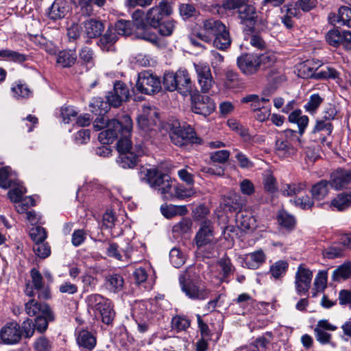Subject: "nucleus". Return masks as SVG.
<instances>
[{
  "instance_id": "nucleus-1",
  "label": "nucleus",
  "mask_w": 351,
  "mask_h": 351,
  "mask_svg": "<svg viewBox=\"0 0 351 351\" xmlns=\"http://www.w3.org/2000/svg\"><path fill=\"white\" fill-rule=\"evenodd\" d=\"M93 128L97 131L106 128L104 131L99 134L98 139L102 144H110L121 135L131 134L132 121L128 115L123 116L121 121L115 119L109 120L102 116L95 120Z\"/></svg>"
},
{
  "instance_id": "nucleus-2",
  "label": "nucleus",
  "mask_w": 351,
  "mask_h": 351,
  "mask_svg": "<svg viewBox=\"0 0 351 351\" xmlns=\"http://www.w3.org/2000/svg\"><path fill=\"white\" fill-rule=\"evenodd\" d=\"M195 36L205 43L213 42V46L220 50L228 49L232 43L228 29L221 21L214 19L204 21Z\"/></svg>"
},
{
  "instance_id": "nucleus-3",
  "label": "nucleus",
  "mask_w": 351,
  "mask_h": 351,
  "mask_svg": "<svg viewBox=\"0 0 351 351\" xmlns=\"http://www.w3.org/2000/svg\"><path fill=\"white\" fill-rule=\"evenodd\" d=\"M138 176L141 180L157 189L165 200L175 198L176 184L172 183L168 176L159 173L156 169L143 167L140 169Z\"/></svg>"
},
{
  "instance_id": "nucleus-4",
  "label": "nucleus",
  "mask_w": 351,
  "mask_h": 351,
  "mask_svg": "<svg viewBox=\"0 0 351 351\" xmlns=\"http://www.w3.org/2000/svg\"><path fill=\"white\" fill-rule=\"evenodd\" d=\"M130 135H121L117 147L119 155L117 159L119 165L123 169L134 168L138 163V158L144 154L141 144L133 145Z\"/></svg>"
},
{
  "instance_id": "nucleus-5",
  "label": "nucleus",
  "mask_w": 351,
  "mask_h": 351,
  "mask_svg": "<svg viewBox=\"0 0 351 351\" xmlns=\"http://www.w3.org/2000/svg\"><path fill=\"white\" fill-rule=\"evenodd\" d=\"M165 88L169 90H178L184 97H193L197 90L191 80L189 72L186 69H180L176 73H165L163 77Z\"/></svg>"
},
{
  "instance_id": "nucleus-6",
  "label": "nucleus",
  "mask_w": 351,
  "mask_h": 351,
  "mask_svg": "<svg viewBox=\"0 0 351 351\" xmlns=\"http://www.w3.org/2000/svg\"><path fill=\"white\" fill-rule=\"evenodd\" d=\"M86 302L88 309L93 311L95 317H100L106 324L112 323L115 313L110 300L99 294H91L86 298Z\"/></svg>"
},
{
  "instance_id": "nucleus-7",
  "label": "nucleus",
  "mask_w": 351,
  "mask_h": 351,
  "mask_svg": "<svg viewBox=\"0 0 351 351\" xmlns=\"http://www.w3.org/2000/svg\"><path fill=\"white\" fill-rule=\"evenodd\" d=\"M179 282L182 291L192 300H204L209 294V291L199 279H191L187 274L181 275Z\"/></svg>"
},
{
  "instance_id": "nucleus-8",
  "label": "nucleus",
  "mask_w": 351,
  "mask_h": 351,
  "mask_svg": "<svg viewBox=\"0 0 351 351\" xmlns=\"http://www.w3.org/2000/svg\"><path fill=\"white\" fill-rule=\"evenodd\" d=\"M171 142L177 146L182 147L189 143H197V138L193 128L188 125L181 126L175 123L169 133Z\"/></svg>"
},
{
  "instance_id": "nucleus-9",
  "label": "nucleus",
  "mask_w": 351,
  "mask_h": 351,
  "mask_svg": "<svg viewBox=\"0 0 351 351\" xmlns=\"http://www.w3.org/2000/svg\"><path fill=\"white\" fill-rule=\"evenodd\" d=\"M136 87L137 90L141 93L154 94L160 90V80L152 73L144 71L138 73Z\"/></svg>"
},
{
  "instance_id": "nucleus-10",
  "label": "nucleus",
  "mask_w": 351,
  "mask_h": 351,
  "mask_svg": "<svg viewBox=\"0 0 351 351\" xmlns=\"http://www.w3.org/2000/svg\"><path fill=\"white\" fill-rule=\"evenodd\" d=\"M171 12L172 8L170 3L166 1H161L147 11L146 21L151 26L157 27L164 17L170 15Z\"/></svg>"
},
{
  "instance_id": "nucleus-11",
  "label": "nucleus",
  "mask_w": 351,
  "mask_h": 351,
  "mask_svg": "<svg viewBox=\"0 0 351 351\" xmlns=\"http://www.w3.org/2000/svg\"><path fill=\"white\" fill-rule=\"evenodd\" d=\"M158 121V112L156 108L149 105L142 106L141 112L138 117L137 123L142 130L148 132L153 130Z\"/></svg>"
},
{
  "instance_id": "nucleus-12",
  "label": "nucleus",
  "mask_w": 351,
  "mask_h": 351,
  "mask_svg": "<svg viewBox=\"0 0 351 351\" xmlns=\"http://www.w3.org/2000/svg\"><path fill=\"white\" fill-rule=\"evenodd\" d=\"M192 101V110L194 113L206 117L210 114L215 109V104L208 96L199 95L198 91L193 93Z\"/></svg>"
},
{
  "instance_id": "nucleus-13",
  "label": "nucleus",
  "mask_w": 351,
  "mask_h": 351,
  "mask_svg": "<svg viewBox=\"0 0 351 351\" xmlns=\"http://www.w3.org/2000/svg\"><path fill=\"white\" fill-rule=\"evenodd\" d=\"M21 337V326L15 321L6 323L0 330V339L4 344H16Z\"/></svg>"
},
{
  "instance_id": "nucleus-14",
  "label": "nucleus",
  "mask_w": 351,
  "mask_h": 351,
  "mask_svg": "<svg viewBox=\"0 0 351 351\" xmlns=\"http://www.w3.org/2000/svg\"><path fill=\"white\" fill-rule=\"evenodd\" d=\"M237 65L241 72L246 75L256 73L261 69L258 62V54L245 53L237 58Z\"/></svg>"
},
{
  "instance_id": "nucleus-15",
  "label": "nucleus",
  "mask_w": 351,
  "mask_h": 351,
  "mask_svg": "<svg viewBox=\"0 0 351 351\" xmlns=\"http://www.w3.org/2000/svg\"><path fill=\"white\" fill-rule=\"evenodd\" d=\"M313 273L308 268L300 265L295 274V287L298 294L306 293L311 286Z\"/></svg>"
},
{
  "instance_id": "nucleus-16",
  "label": "nucleus",
  "mask_w": 351,
  "mask_h": 351,
  "mask_svg": "<svg viewBox=\"0 0 351 351\" xmlns=\"http://www.w3.org/2000/svg\"><path fill=\"white\" fill-rule=\"evenodd\" d=\"M330 186L335 190H341L351 182V170L337 169L330 176Z\"/></svg>"
},
{
  "instance_id": "nucleus-17",
  "label": "nucleus",
  "mask_w": 351,
  "mask_h": 351,
  "mask_svg": "<svg viewBox=\"0 0 351 351\" xmlns=\"http://www.w3.org/2000/svg\"><path fill=\"white\" fill-rule=\"evenodd\" d=\"M214 238L212 223L209 220H205L200 224V228L197 232L195 241L199 248L212 242Z\"/></svg>"
},
{
  "instance_id": "nucleus-18",
  "label": "nucleus",
  "mask_w": 351,
  "mask_h": 351,
  "mask_svg": "<svg viewBox=\"0 0 351 351\" xmlns=\"http://www.w3.org/2000/svg\"><path fill=\"white\" fill-rule=\"evenodd\" d=\"M26 313L31 317L40 315L43 313H47L49 319H55L54 314L48 304L41 303L34 299H32L26 302L25 305Z\"/></svg>"
},
{
  "instance_id": "nucleus-19",
  "label": "nucleus",
  "mask_w": 351,
  "mask_h": 351,
  "mask_svg": "<svg viewBox=\"0 0 351 351\" xmlns=\"http://www.w3.org/2000/svg\"><path fill=\"white\" fill-rule=\"evenodd\" d=\"M337 327L329 323L327 319H321L315 328V335L317 341L322 344H326L330 341L331 334L327 331H335Z\"/></svg>"
},
{
  "instance_id": "nucleus-20",
  "label": "nucleus",
  "mask_w": 351,
  "mask_h": 351,
  "mask_svg": "<svg viewBox=\"0 0 351 351\" xmlns=\"http://www.w3.org/2000/svg\"><path fill=\"white\" fill-rule=\"evenodd\" d=\"M81 29L84 37L95 38L101 36L104 30V25L103 23L99 20L89 19L82 23Z\"/></svg>"
},
{
  "instance_id": "nucleus-21",
  "label": "nucleus",
  "mask_w": 351,
  "mask_h": 351,
  "mask_svg": "<svg viewBox=\"0 0 351 351\" xmlns=\"http://www.w3.org/2000/svg\"><path fill=\"white\" fill-rule=\"evenodd\" d=\"M274 89L271 90H265L263 93V97H260L258 95L252 94L248 95L242 98V103H251L250 108L252 111L254 113L259 109L262 108V106H265L263 104L269 102V96H271L274 93Z\"/></svg>"
},
{
  "instance_id": "nucleus-22",
  "label": "nucleus",
  "mask_w": 351,
  "mask_h": 351,
  "mask_svg": "<svg viewBox=\"0 0 351 351\" xmlns=\"http://www.w3.org/2000/svg\"><path fill=\"white\" fill-rule=\"evenodd\" d=\"M328 19L332 25H344L351 28V8L341 6L337 13H330Z\"/></svg>"
},
{
  "instance_id": "nucleus-23",
  "label": "nucleus",
  "mask_w": 351,
  "mask_h": 351,
  "mask_svg": "<svg viewBox=\"0 0 351 351\" xmlns=\"http://www.w3.org/2000/svg\"><path fill=\"white\" fill-rule=\"evenodd\" d=\"M76 341L82 351H92L97 344L96 337L87 330H80L76 333Z\"/></svg>"
},
{
  "instance_id": "nucleus-24",
  "label": "nucleus",
  "mask_w": 351,
  "mask_h": 351,
  "mask_svg": "<svg viewBox=\"0 0 351 351\" xmlns=\"http://www.w3.org/2000/svg\"><path fill=\"white\" fill-rule=\"evenodd\" d=\"M32 282L34 288L38 291V297L40 299H48L50 298V291L48 286H46L43 278L40 271L33 268L30 271Z\"/></svg>"
},
{
  "instance_id": "nucleus-25",
  "label": "nucleus",
  "mask_w": 351,
  "mask_h": 351,
  "mask_svg": "<svg viewBox=\"0 0 351 351\" xmlns=\"http://www.w3.org/2000/svg\"><path fill=\"white\" fill-rule=\"evenodd\" d=\"M236 221L238 228L242 231H252L256 227V219L247 211L239 213Z\"/></svg>"
},
{
  "instance_id": "nucleus-26",
  "label": "nucleus",
  "mask_w": 351,
  "mask_h": 351,
  "mask_svg": "<svg viewBox=\"0 0 351 351\" xmlns=\"http://www.w3.org/2000/svg\"><path fill=\"white\" fill-rule=\"evenodd\" d=\"M266 261V255L260 250L245 255L243 264L250 269H258Z\"/></svg>"
},
{
  "instance_id": "nucleus-27",
  "label": "nucleus",
  "mask_w": 351,
  "mask_h": 351,
  "mask_svg": "<svg viewBox=\"0 0 351 351\" xmlns=\"http://www.w3.org/2000/svg\"><path fill=\"white\" fill-rule=\"evenodd\" d=\"M238 13L242 23L254 26L257 19L256 10L254 5L247 4L239 9Z\"/></svg>"
},
{
  "instance_id": "nucleus-28",
  "label": "nucleus",
  "mask_w": 351,
  "mask_h": 351,
  "mask_svg": "<svg viewBox=\"0 0 351 351\" xmlns=\"http://www.w3.org/2000/svg\"><path fill=\"white\" fill-rule=\"evenodd\" d=\"M77 55L75 50L60 51L56 57V63L63 68L71 67L76 62Z\"/></svg>"
},
{
  "instance_id": "nucleus-29",
  "label": "nucleus",
  "mask_w": 351,
  "mask_h": 351,
  "mask_svg": "<svg viewBox=\"0 0 351 351\" xmlns=\"http://www.w3.org/2000/svg\"><path fill=\"white\" fill-rule=\"evenodd\" d=\"M275 150L280 157H287L295 153V149L287 138H279L276 141Z\"/></svg>"
},
{
  "instance_id": "nucleus-30",
  "label": "nucleus",
  "mask_w": 351,
  "mask_h": 351,
  "mask_svg": "<svg viewBox=\"0 0 351 351\" xmlns=\"http://www.w3.org/2000/svg\"><path fill=\"white\" fill-rule=\"evenodd\" d=\"M66 12V3L64 0H56L49 8L48 16L53 20H58L63 18Z\"/></svg>"
},
{
  "instance_id": "nucleus-31",
  "label": "nucleus",
  "mask_w": 351,
  "mask_h": 351,
  "mask_svg": "<svg viewBox=\"0 0 351 351\" xmlns=\"http://www.w3.org/2000/svg\"><path fill=\"white\" fill-rule=\"evenodd\" d=\"M330 182L326 180H322L311 188V194L314 199L321 200L325 198L329 193L330 188Z\"/></svg>"
},
{
  "instance_id": "nucleus-32",
  "label": "nucleus",
  "mask_w": 351,
  "mask_h": 351,
  "mask_svg": "<svg viewBox=\"0 0 351 351\" xmlns=\"http://www.w3.org/2000/svg\"><path fill=\"white\" fill-rule=\"evenodd\" d=\"M11 90L14 97L17 99H27L33 95V91L29 86L21 81L15 82L11 88Z\"/></svg>"
},
{
  "instance_id": "nucleus-33",
  "label": "nucleus",
  "mask_w": 351,
  "mask_h": 351,
  "mask_svg": "<svg viewBox=\"0 0 351 351\" xmlns=\"http://www.w3.org/2000/svg\"><path fill=\"white\" fill-rule=\"evenodd\" d=\"M124 284L123 277L117 274L108 275L106 277L105 285L108 290L116 293L120 291Z\"/></svg>"
},
{
  "instance_id": "nucleus-34",
  "label": "nucleus",
  "mask_w": 351,
  "mask_h": 351,
  "mask_svg": "<svg viewBox=\"0 0 351 351\" xmlns=\"http://www.w3.org/2000/svg\"><path fill=\"white\" fill-rule=\"evenodd\" d=\"M160 210L162 215L167 219H171L177 215H185L188 213L186 206L162 205Z\"/></svg>"
},
{
  "instance_id": "nucleus-35",
  "label": "nucleus",
  "mask_w": 351,
  "mask_h": 351,
  "mask_svg": "<svg viewBox=\"0 0 351 351\" xmlns=\"http://www.w3.org/2000/svg\"><path fill=\"white\" fill-rule=\"evenodd\" d=\"M288 120L291 123H297L301 135L304 133L308 123V117L306 115H302L300 110H295L291 112L289 115Z\"/></svg>"
},
{
  "instance_id": "nucleus-36",
  "label": "nucleus",
  "mask_w": 351,
  "mask_h": 351,
  "mask_svg": "<svg viewBox=\"0 0 351 351\" xmlns=\"http://www.w3.org/2000/svg\"><path fill=\"white\" fill-rule=\"evenodd\" d=\"M289 264L285 261H278L273 263L269 268L271 278L274 280H280L283 278L288 269Z\"/></svg>"
},
{
  "instance_id": "nucleus-37",
  "label": "nucleus",
  "mask_w": 351,
  "mask_h": 351,
  "mask_svg": "<svg viewBox=\"0 0 351 351\" xmlns=\"http://www.w3.org/2000/svg\"><path fill=\"white\" fill-rule=\"evenodd\" d=\"M316 63L314 60H307L302 63L298 70L299 75L302 78L314 79L317 69Z\"/></svg>"
},
{
  "instance_id": "nucleus-38",
  "label": "nucleus",
  "mask_w": 351,
  "mask_h": 351,
  "mask_svg": "<svg viewBox=\"0 0 351 351\" xmlns=\"http://www.w3.org/2000/svg\"><path fill=\"white\" fill-rule=\"evenodd\" d=\"M351 204V192L339 194L331 201V206L338 210H342Z\"/></svg>"
},
{
  "instance_id": "nucleus-39",
  "label": "nucleus",
  "mask_w": 351,
  "mask_h": 351,
  "mask_svg": "<svg viewBox=\"0 0 351 351\" xmlns=\"http://www.w3.org/2000/svg\"><path fill=\"white\" fill-rule=\"evenodd\" d=\"M0 57L17 63H22L27 60L25 55L8 49L0 50Z\"/></svg>"
},
{
  "instance_id": "nucleus-40",
  "label": "nucleus",
  "mask_w": 351,
  "mask_h": 351,
  "mask_svg": "<svg viewBox=\"0 0 351 351\" xmlns=\"http://www.w3.org/2000/svg\"><path fill=\"white\" fill-rule=\"evenodd\" d=\"M244 205V200L239 195L234 194L225 200V207L230 212L239 210Z\"/></svg>"
},
{
  "instance_id": "nucleus-41",
  "label": "nucleus",
  "mask_w": 351,
  "mask_h": 351,
  "mask_svg": "<svg viewBox=\"0 0 351 351\" xmlns=\"http://www.w3.org/2000/svg\"><path fill=\"white\" fill-rule=\"evenodd\" d=\"M351 278V262L346 263L332 272V279L339 280L340 279H348Z\"/></svg>"
},
{
  "instance_id": "nucleus-42",
  "label": "nucleus",
  "mask_w": 351,
  "mask_h": 351,
  "mask_svg": "<svg viewBox=\"0 0 351 351\" xmlns=\"http://www.w3.org/2000/svg\"><path fill=\"white\" fill-rule=\"evenodd\" d=\"M117 39L115 33L107 31L99 39V45L103 51H111L112 50L113 44L116 42Z\"/></svg>"
},
{
  "instance_id": "nucleus-43",
  "label": "nucleus",
  "mask_w": 351,
  "mask_h": 351,
  "mask_svg": "<svg viewBox=\"0 0 351 351\" xmlns=\"http://www.w3.org/2000/svg\"><path fill=\"white\" fill-rule=\"evenodd\" d=\"M343 31L337 28L329 30L326 34V40L331 46L339 47L342 43Z\"/></svg>"
},
{
  "instance_id": "nucleus-44",
  "label": "nucleus",
  "mask_w": 351,
  "mask_h": 351,
  "mask_svg": "<svg viewBox=\"0 0 351 351\" xmlns=\"http://www.w3.org/2000/svg\"><path fill=\"white\" fill-rule=\"evenodd\" d=\"M192 224L193 222L190 218H182L173 226V232L180 235L189 233L191 231Z\"/></svg>"
},
{
  "instance_id": "nucleus-45",
  "label": "nucleus",
  "mask_w": 351,
  "mask_h": 351,
  "mask_svg": "<svg viewBox=\"0 0 351 351\" xmlns=\"http://www.w3.org/2000/svg\"><path fill=\"white\" fill-rule=\"evenodd\" d=\"M113 93L117 95L119 100H116L117 104H122L127 101L130 96V92L128 87L121 82L115 83L114 85Z\"/></svg>"
},
{
  "instance_id": "nucleus-46",
  "label": "nucleus",
  "mask_w": 351,
  "mask_h": 351,
  "mask_svg": "<svg viewBox=\"0 0 351 351\" xmlns=\"http://www.w3.org/2000/svg\"><path fill=\"white\" fill-rule=\"evenodd\" d=\"M32 40L41 49H43L49 53H54L56 52L55 47L53 43L47 40L45 37L40 35L34 36Z\"/></svg>"
},
{
  "instance_id": "nucleus-47",
  "label": "nucleus",
  "mask_w": 351,
  "mask_h": 351,
  "mask_svg": "<svg viewBox=\"0 0 351 351\" xmlns=\"http://www.w3.org/2000/svg\"><path fill=\"white\" fill-rule=\"evenodd\" d=\"M304 183L285 184L282 188V193L285 196H292L300 193L304 190Z\"/></svg>"
},
{
  "instance_id": "nucleus-48",
  "label": "nucleus",
  "mask_w": 351,
  "mask_h": 351,
  "mask_svg": "<svg viewBox=\"0 0 351 351\" xmlns=\"http://www.w3.org/2000/svg\"><path fill=\"white\" fill-rule=\"evenodd\" d=\"M317 69H316V72L315 75L314 79L319 80V79H328L332 78L335 79L337 77L338 73L337 71L332 68L330 67H324L319 69V62L316 63Z\"/></svg>"
},
{
  "instance_id": "nucleus-49",
  "label": "nucleus",
  "mask_w": 351,
  "mask_h": 351,
  "mask_svg": "<svg viewBox=\"0 0 351 351\" xmlns=\"http://www.w3.org/2000/svg\"><path fill=\"white\" fill-rule=\"evenodd\" d=\"M217 265L219 267L222 272V276L220 278V281H224L226 278L232 273L234 267L228 258H221L218 261Z\"/></svg>"
},
{
  "instance_id": "nucleus-50",
  "label": "nucleus",
  "mask_w": 351,
  "mask_h": 351,
  "mask_svg": "<svg viewBox=\"0 0 351 351\" xmlns=\"http://www.w3.org/2000/svg\"><path fill=\"white\" fill-rule=\"evenodd\" d=\"M332 129L333 127L331 122L323 119H320L317 120L313 132L316 133L323 132L324 135L330 136L332 133Z\"/></svg>"
},
{
  "instance_id": "nucleus-51",
  "label": "nucleus",
  "mask_w": 351,
  "mask_h": 351,
  "mask_svg": "<svg viewBox=\"0 0 351 351\" xmlns=\"http://www.w3.org/2000/svg\"><path fill=\"white\" fill-rule=\"evenodd\" d=\"M132 26L131 21L120 20L115 24V31L119 35L128 36L132 32Z\"/></svg>"
},
{
  "instance_id": "nucleus-52",
  "label": "nucleus",
  "mask_w": 351,
  "mask_h": 351,
  "mask_svg": "<svg viewBox=\"0 0 351 351\" xmlns=\"http://www.w3.org/2000/svg\"><path fill=\"white\" fill-rule=\"evenodd\" d=\"M52 348L53 343L45 336L40 337L34 343L35 351H51Z\"/></svg>"
},
{
  "instance_id": "nucleus-53",
  "label": "nucleus",
  "mask_w": 351,
  "mask_h": 351,
  "mask_svg": "<svg viewBox=\"0 0 351 351\" xmlns=\"http://www.w3.org/2000/svg\"><path fill=\"white\" fill-rule=\"evenodd\" d=\"M322 101L323 98L319 94H313L311 95L308 101L304 105V109L308 112L313 113L319 107Z\"/></svg>"
},
{
  "instance_id": "nucleus-54",
  "label": "nucleus",
  "mask_w": 351,
  "mask_h": 351,
  "mask_svg": "<svg viewBox=\"0 0 351 351\" xmlns=\"http://www.w3.org/2000/svg\"><path fill=\"white\" fill-rule=\"evenodd\" d=\"M35 206V200L32 196L26 197L17 203L15 206L16 211L20 214L28 212L29 208Z\"/></svg>"
},
{
  "instance_id": "nucleus-55",
  "label": "nucleus",
  "mask_w": 351,
  "mask_h": 351,
  "mask_svg": "<svg viewBox=\"0 0 351 351\" xmlns=\"http://www.w3.org/2000/svg\"><path fill=\"white\" fill-rule=\"evenodd\" d=\"M278 221L282 226L287 228H291L295 225L294 217L285 210L278 213Z\"/></svg>"
},
{
  "instance_id": "nucleus-56",
  "label": "nucleus",
  "mask_w": 351,
  "mask_h": 351,
  "mask_svg": "<svg viewBox=\"0 0 351 351\" xmlns=\"http://www.w3.org/2000/svg\"><path fill=\"white\" fill-rule=\"evenodd\" d=\"M48 317L47 313H43L36 317L34 326L38 332H44L48 328V323L54 320L49 319Z\"/></svg>"
},
{
  "instance_id": "nucleus-57",
  "label": "nucleus",
  "mask_w": 351,
  "mask_h": 351,
  "mask_svg": "<svg viewBox=\"0 0 351 351\" xmlns=\"http://www.w3.org/2000/svg\"><path fill=\"white\" fill-rule=\"evenodd\" d=\"M169 258L172 265L176 268L182 266L185 261V257L184 254L178 248H173L170 251Z\"/></svg>"
},
{
  "instance_id": "nucleus-58",
  "label": "nucleus",
  "mask_w": 351,
  "mask_h": 351,
  "mask_svg": "<svg viewBox=\"0 0 351 351\" xmlns=\"http://www.w3.org/2000/svg\"><path fill=\"white\" fill-rule=\"evenodd\" d=\"M33 250L36 255L41 258L48 257L51 254V249L49 245L44 241L34 243Z\"/></svg>"
},
{
  "instance_id": "nucleus-59",
  "label": "nucleus",
  "mask_w": 351,
  "mask_h": 351,
  "mask_svg": "<svg viewBox=\"0 0 351 351\" xmlns=\"http://www.w3.org/2000/svg\"><path fill=\"white\" fill-rule=\"evenodd\" d=\"M190 326L189 320L184 317L175 316L171 320V327L177 331L185 330Z\"/></svg>"
},
{
  "instance_id": "nucleus-60",
  "label": "nucleus",
  "mask_w": 351,
  "mask_h": 351,
  "mask_svg": "<svg viewBox=\"0 0 351 351\" xmlns=\"http://www.w3.org/2000/svg\"><path fill=\"white\" fill-rule=\"evenodd\" d=\"M29 236L35 243H38L45 241L47 238V232L45 228L40 226H36L30 229Z\"/></svg>"
},
{
  "instance_id": "nucleus-61",
  "label": "nucleus",
  "mask_w": 351,
  "mask_h": 351,
  "mask_svg": "<svg viewBox=\"0 0 351 351\" xmlns=\"http://www.w3.org/2000/svg\"><path fill=\"white\" fill-rule=\"evenodd\" d=\"M263 186L264 189L270 193H275L278 189L276 180L271 173H267L264 176Z\"/></svg>"
},
{
  "instance_id": "nucleus-62",
  "label": "nucleus",
  "mask_w": 351,
  "mask_h": 351,
  "mask_svg": "<svg viewBox=\"0 0 351 351\" xmlns=\"http://www.w3.org/2000/svg\"><path fill=\"white\" fill-rule=\"evenodd\" d=\"M11 176V169L9 167H5L0 169V187L3 189H8L12 184V181L10 178Z\"/></svg>"
},
{
  "instance_id": "nucleus-63",
  "label": "nucleus",
  "mask_w": 351,
  "mask_h": 351,
  "mask_svg": "<svg viewBox=\"0 0 351 351\" xmlns=\"http://www.w3.org/2000/svg\"><path fill=\"white\" fill-rule=\"evenodd\" d=\"M197 79L212 75L209 65L204 62L194 63Z\"/></svg>"
},
{
  "instance_id": "nucleus-64",
  "label": "nucleus",
  "mask_w": 351,
  "mask_h": 351,
  "mask_svg": "<svg viewBox=\"0 0 351 351\" xmlns=\"http://www.w3.org/2000/svg\"><path fill=\"white\" fill-rule=\"evenodd\" d=\"M195 193L193 188H186L183 185H176L175 198L184 199L193 196Z\"/></svg>"
}]
</instances>
